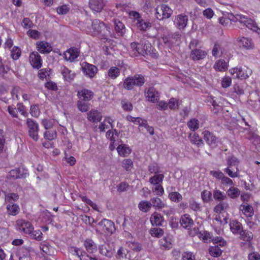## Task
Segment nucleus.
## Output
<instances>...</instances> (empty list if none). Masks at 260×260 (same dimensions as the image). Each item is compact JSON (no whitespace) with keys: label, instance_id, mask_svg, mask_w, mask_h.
I'll list each match as a JSON object with an SVG mask.
<instances>
[{"label":"nucleus","instance_id":"obj_1","mask_svg":"<svg viewBox=\"0 0 260 260\" xmlns=\"http://www.w3.org/2000/svg\"><path fill=\"white\" fill-rule=\"evenodd\" d=\"M91 26L94 32L99 35L101 39L105 41L110 40L107 38V37L111 36V28L108 25L96 19L92 21Z\"/></svg>","mask_w":260,"mask_h":260},{"label":"nucleus","instance_id":"obj_2","mask_svg":"<svg viewBox=\"0 0 260 260\" xmlns=\"http://www.w3.org/2000/svg\"><path fill=\"white\" fill-rule=\"evenodd\" d=\"M228 19L233 22L239 21L240 23L243 24L248 28L256 31L257 26L256 23L250 18L241 14L234 15L233 13L228 14Z\"/></svg>","mask_w":260,"mask_h":260},{"label":"nucleus","instance_id":"obj_3","mask_svg":"<svg viewBox=\"0 0 260 260\" xmlns=\"http://www.w3.org/2000/svg\"><path fill=\"white\" fill-rule=\"evenodd\" d=\"M198 44L199 41L198 40H192L189 45V48L192 49L190 57L194 60L202 59L207 55V53L205 51L197 48Z\"/></svg>","mask_w":260,"mask_h":260},{"label":"nucleus","instance_id":"obj_4","mask_svg":"<svg viewBox=\"0 0 260 260\" xmlns=\"http://www.w3.org/2000/svg\"><path fill=\"white\" fill-rule=\"evenodd\" d=\"M26 124L28 128V134L29 136L35 141H37L39 139L38 132L39 125L36 121L31 119L27 118L26 120Z\"/></svg>","mask_w":260,"mask_h":260},{"label":"nucleus","instance_id":"obj_5","mask_svg":"<svg viewBox=\"0 0 260 260\" xmlns=\"http://www.w3.org/2000/svg\"><path fill=\"white\" fill-rule=\"evenodd\" d=\"M98 225L99 228L107 235H112L116 230L114 222L106 218L103 219Z\"/></svg>","mask_w":260,"mask_h":260},{"label":"nucleus","instance_id":"obj_6","mask_svg":"<svg viewBox=\"0 0 260 260\" xmlns=\"http://www.w3.org/2000/svg\"><path fill=\"white\" fill-rule=\"evenodd\" d=\"M81 68L84 75L90 78H93L98 72V68L96 66L86 62H84L82 63Z\"/></svg>","mask_w":260,"mask_h":260},{"label":"nucleus","instance_id":"obj_7","mask_svg":"<svg viewBox=\"0 0 260 260\" xmlns=\"http://www.w3.org/2000/svg\"><path fill=\"white\" fill-rule=\"evenodd\" d=\"M231 73L236 78L245 79L249 77V75L251 74L252 71L248 69H247L246 70H243L241 67H236L231 70Z\"/></svg>","mask_w":260,"mask_h":260},{"label":"nucleus","instance_id":"obj_8","mask_svg":"<svg viewBox=\"0 0 260 260\" xmlns=\"http://www.w3.org/2000/svg\"><path fill=\"white\" fill-rule=\"evenodd\" d=\"M202 134L204 140L211 148H215L217 146V138L212 133L208 131H205Z\"/></svg>","mask_w":260,"mask_h":260},{"label":"nucleus","instance_id":"obj_9","mask_svg":"<svg viewBox=\"0 0 260 260\" xmlns=\"http://www.w3.org/2000/svg\"><path fill=\"white\" fill-rule=\"evenodd\" d=\"M17 225L19 230L23 232L25 234H30L34 230V227L31 223L23 219L17 220Z\"/></svg>","mask_w":260,"mask_h":260},{"label":"nucleus","instance_id":"obj_10","mask_svg":"<svg viewBox=\"0 0 260 260\" xmlns=\"http://www.w3.org/2000/svg\"><path fill=\"white\" fill-rule=\"evenodd\" d=\"M189 235L191 237H194L196 234L198 235L200 238H202L203 241L205 242L208 239L211 240L212 236L210 233L207 231L199 232L198 228H194L193 231H188Z\"/></svg>","mask_w":260,"mask_h":260},{"label":"nucleus","instance_id":"obj_11","mask_svg":"<svg viewBox=\"0 0 260 260\" xmlns=\"http://www.w3.org/2000/svg\"><path fill=\"white\" fill-rule=\"evenodd\" d=\"M141 46H143L144 56L149 55L153 57H157V54L155 52V49L152 46L149 41L144 40L141 41Z\"/></svg>","mask_w":260,"mask_h":260},{"label":"nucleus","instance_id":"obj_12","mask_svg":"<svg viewBox=\"0 0 260 260\" xmlns=\"http://www.w3.org/2000/svg\"><path fill=\"white\" fill-rule=\"evenodd\" d=\"M29 62L33 68L39 69L42 67V60L37 52H32L29 57Z\"/></svg>","mask_w":260,"mask_h":260},{"label":"nucleus","instance_id":"obj_13","mask_svg":"<svg viewBox=\"0 0 260 260\" xmlns=\"http://www.w3.org/2000/svg\"><path fill=\"white\" fill-rule=\"evenodd\" d=\"M106 5L104 0H89V5L90 8L96 12H100L104 9Z\"/></svg>","mask_w":260,"mask_h":260},{"label":"nucleus","instance_id":"obj_14","mask_svg":"<svg viewBox=\"0 0 260 260\" xmlns=\"http://www.w3.org/2000/svg\"><path fill=\"white\" fill-rule=\"evenodd\" d=\"M27 173L24 170H21L19 168L13 169L9 172L8 178L17 179L19 178H25Z\"/></svg>","mask_w":260,"mask_h":260},{"label":"nucleus","instance_id":"obj_15","mask_svg":"<svg viewBox=\"0 0 260 260\" xmlns=\"http://www.w3.org/2000/svg\"><path fill=\"white\" fill-rule=\"evenodd\" d=\"M180 224L183 228L189 231L193 225V221L188 214H185L180 219Z\"/></svg>","mask_w":260,"mask_h":260},{"label":"nucleus","instance_id":"obj_16","mask_svg":"<svg viewBox=\"0 0 260 260\" xmlns=\"http://www.w3.org/2000/svg\"><path fill=\"white\" fill-rule=\"evenodd\" d=\"M77 95L81 100L87 102L93 98V92L90 90L84 89L79 91Z\"/></svg>","mask_w":260,"mask_h":260},{"label":"nucleus","instance_id":"obj_17","mask_svg":"<svg viewBox=\"0 0 260 260\" xmlns=\"http://www.w3.org/2000/svg\"><path fill=\"white\" fill-rule=\"evenodd\" d=\"M67 53L69 54V56H67V55L65 54L64 57L66 60L72 62L79 56L80 52L77 48L71 47L68 50Z\"/></svg>","mask_w":260,"mask_h":260},{"label":"nucleus","instance_id":"obj_18","mask_svg":"<svg viewBox=\"0 0 260 260\" xmlns=\"http://www.w3.org/2000/svg\"><path fill=\"white\" fill-rule=\"evenodd\" d=\"M61 73L63 76L64 80L68 82L72 81L75 76V74L74 73H72V71L70 70L65 66L61 67Z\"/></svg>","mask_w":260,"mask_h":260},{"label":"nucleus","instance_id":"obj_19","mask_svg":"<svg viewBox=\"0 0 260 260\" xmlns=\"http://www.w3.org/2000/svg\"><path fill=\"white\" fill-rule=\"evenodd\" d=\"M37 45L38 51L41 53H49L52 50L51 45L46 42H40Z\"/></svg>","mask_w":260,"mask_h":260},{"label":"nucleus","instance_id":"obj_20","mask_svg":"<svg viewBox=\"0 0 260 260\" xmlns=\"http://www.w3.org/2000/svg\"><path fill=\"white\" fill-rule=\"evenodd\" d=\"M88 119L90 121H100L102 118L101 112L96 110H92L87 113Z\"/></svg>","mask_w":260,"mask_h":260},{"label":"nucleus","instance_id":"obj_21","mask_svg":"<svg viewBox=\"0 0 260 260\" xmlns=\"http://www.w3.org/2000/svg\"><path fill=\"white\" fill-rule=\"evenodd\" d=\"M161 13L162 17H158V20H163L164 19L169 18L172 13V10L167 5H162L159 7V10Z\"/></svg>","mask_w":260,"mask_h":260},{"label":"nucleus","instance_id":"obj_22","mask_svg":"<svg viewBox=\"0 0 260 260\" xmlns=\"http://www.w3.org/2000/svg\"><path fill=\"white\" fill-rule=\"evenodd\" d=\"M163 217L160 214L156 212L153 213L151 216L150 221L153 225H162V222H163Z\"/></svg>","mask_w":260,"mask_h":260},{"label":"nucleus","instance_id":"obj_23","mask_svg":"<svg viewBox=\"0 0 260 260\" xmlns=\"http://www.w3.org/2000/svg\"><path fill=\"white\" fill-rule=\"evenodd\" d=\"M117 150L118 154L123 157L127 156L132 152V149L126 144L119 145Z\"/></svg>","mask_w":260,"mask_h":260},{"label":"nucleus","instance_id":"obj_24","mask_svg":"<svg viewBox=\"0 0 260 260\" xmlns=\"http://www.w3.org/2000/svg\"><path fill=\"white\" fill-rule=\"evenodd\" d=\"M230 229L234 234H240L242 231V224L237 220H233L230 224Z\"/></svg>","mask_w":260,"mask_h":260},{"label":"nucleus","instance_id":"obj_25","mask_svg":"<svg viewBox=\"0 0 260 260\" xmlns=\"http://www.w3.org/2000/svg\"><path fill=\"white\" fill-rule=\"evenodd\" d=\"M189 139L192 144L196 145L198 147H200L204 144L203 140L196 133L190 134Z\"/></svg>","mask_w":260,"mask_h":260},{"label":"nucleus","instance_id":"obj_26","mask_svg":"<svg viewBox=\"0 0 260 260\" xmlns=\"http://www.w3.org/2000/svg\"><path fill=\"white\" fill-rule=\"evenodd\" d=\"M158 92L153 87L149 88L146 92V98L152 102H155L158 100Z\"/></svg>","mask_w":260,"mask_h":260},{"label":"nucleus","instance_id":"obj_27","mask_svg":"<svg viewBox=\"0 0 260 260\" xmlns=\"http://www.w3.org/2000/svg\"><path fill=\"white\" fill-rule=\"evenodd\" d=\"M84 245L89 253H92L96 250V245L91 239H87L84 241Z\"/></svg>","mask_w":260,"mask_h":260},{"label":"nucleus","instance_id":"obj_28","mask_svg":"<svg viewBox=\"0 0 260 260\" xmlns=\"http://www.w3.org/2000/svg\"><path fill=\"white\" fill-rule=\"evenodd\" d=\"M5 193V200L6 203L13 204V202H16L19 199V196L16 193L6 192L4 191Z\"/></svg>","mask_w":260,"mask_h":260},{"label":"nucleus","instance_id":"obj_29","mask_svg":"<svg viewBox=\"0 0 260 260\" xmlns=\"http://www.w3.org/2000/svg\"><path fill=\"white\" fill-rule=\"evenodd\" d=\"M136 26L141 30L146 31L151 27V23L149 21H145L141 19L136 22Z\"/></svg>","mask_w":260,"mask_h":260},{"label":"nucleus","instance_id":"obj_30","mask_svg":"<svg viewBox=\"0 0 260 260\" xmlns=\"http://www.w3.org/2000/svg\"><path fill=\"white\" fill-rule=\"evenodd\" d=\"M240 193V191L237 187L231 186L227 190V195L232 199H235L238 198Z\"/></svg>","mask_w":260,"mask_h":260},{"label":"nucleus","instance_id":"obj_31","mask_svg":"<svg viewBox=\"0 0 260 260\" xmlns=\"http://www.w3.org/2000/svg\"><path fill=\"white\" fill-rule=\"evenodd\" d=\"M133 77L135 86L141 87L143 86L146 82L144 77L141 74H136Z\"/></svg>","mask_w":260,"mask_h":260},{"label":"nucleus","instance_id":"obj_32","mask_svg":"<svg viewBox=\"0 0 260 260\" xmlns=\"http://www.w3.org/2000/svg\"><path fill=\"white\" fill-rule=\"evenodd\" d=\"M220 202L215 206L214 211L217 213H221L223 210H225L229 208V204L223 201H219Z\"/></svg>","mask_w":260,"mask_h":260},{"label":"nucleus","instance_id":"obj_33","mask_svg":"<svg viewBox=\"0 0 260 260\" xmlns=\"http://www.w3.org/2000/svg\"><path fill=\"white\" fill-rule=\"evenodd\" d=\"M213 196L215 200L222 201L227 199L226 194L219 190H215L213 192Z\"/></svg>","mask_w":260,"mask_h":260},{"label":"nucleus","instance_id":"obj_34","mask_svg":"<svg viewBox=\"0 0 260 260\" xmlns=\"http://www.w3.org/2000/svg\"><path fill=\"white\" fill-rule=\"evenodd\" d=\"M112 21L116 32L122 35L125 28L124 24L117 19H113Z\"/></svg>","mask_w":260,"mask_h":260},{"label":"nucleus","instance_id":"obj_35","mask_svg":"<svg viewBox=\"0 0 260 260\" xmlns=\"http://www.w3.org/2000/svg\"><path fill=\"white\" fill-rule=\"evenodd\" d=\"M120 74V69L116 67H111L108 72L109 77L112 79H115L118 77Z\"/></svg>","mask_w":260,"mask_h":260},{"label":"nucleus","instance_id":"obj_36","mask_svg":"<svg viewBox=\"0 0 260 260\" xmlns=\"http://www.w3.org/2000/svg\"><path fill=\"white\" fill-rule=\"evenodd\" d=\"M151 206L158 209H162L165 207V204L157 197H154L151 199Z\"/></svg>","mask_w":260,"mask_h":260},{"label":"nucleus","instance_id":"obj_37","mask_svg":"<svg viewBox=\"0 0 260 260\" xmlns=\"http://www.w3.org/2000/svg\"><path fill=\"white\" fill-rule=\"evenodd\" d=\"M7 209L9 214L15 216L19 213V207L16 204H9Z\"/></svg>","mask_w":260,"mask_h":260},{"label":"nucleus","instance_id":"obj_38","mask_svg":"<svg viewBox=\"0 0 260 260\" xmlns=\"http://www.w3.org/2000/svg\"><path fill=\"white\" fill-rule=\"evenodd\" d=\"M227 165L229 168H233V167L238 168L239 161L238 159L234 156H228L227 159Z\"/></svg>","mask_w":260,"mask_h":260},{"label":"nucleus","instance_id":"obj_39","mask_svg":"<svg viewBox=\"0 0 260 260\" xmlns=\"http://www.w3.org/2000/svg\"><path fill=\"white\" fill-rule=\"evenodd\" d=\"M123 87L127 90H131L134 88V86H135L133 80V77H128L124 80L123 82Z\"/></svg>","mask_w":260,"mask_h":260},{"label":"nucleus","instance_id":"obj_40","mask_svg":"<svg viewBox=\"0 0 260 260\" xmlns=\"http://www.w3.org/2000/svg\"><path fill=\"white\" fill-rule=\"evenodd\" d=\"M89 106L90 104L82 100H79L77 103V107L82 112H87L89 110Z\"/></svg>","mask_w":260,"mask_h":260},{"label":"nucleus","instance_id":"obj_41","mask_svg":"<svg viewBox=\"0 0 260 260\" xmlns=\"http://www.w3.org/2000/svg\"><path fill=\"white\" fill-rule=\"evenodd\" d=\"M240 45L246 49H249L252 46L251 40L247 38L241 37L238 38Z\"/></svg>","mask_w":260,"mask_h":260},{"label":"nucleus","instance_id":"obj_42","mask_svg":"<svg viewBox=\"0 0 260 260\" xmlns=\"http://www.w3.org/2000/svg\"><path fill=\"white\" fill-rule=\"evenodd\" d=\"M214 68L216 71H225L228 69L227 63L224 60H219L216 62Z\"/></svg>","mask_w":260,"mask_h":260},{"label":"nucleus","instance_id":"obj_43","mask_svg":"<svg viewBox=\"0 0 260 260\" xmlns=\"http://www.w3.org/2000/svg\"><path fill=\"white\" fill-rule=\"evenodd\" d=\"M223 171L231 178H236L239 176V170L238 168H236V169L235 170L234 168H231L228 167L224 169Z\"/></svg>","mask_w":260,"mask_h":260},{"label":"nucleus","instance_id":"obj_44","mask_svg":"<svg viewBox=\"0 0 260 260\" xmlns=\"http://www.w3.org/2000/svg\"><path fill=\"white\" fill-rule=\"evenodd\" d=\"M239 234L240 235V239L245 241H249L253 238L252 233L247 230L241 231Z\"/></svg>","mask_w":260,"mask_h":260},{"label":"nucleus","instance_id":"obj_45","mask_svg":"<svg viewBox=\"0 0 260 260\" xmlns=\"http://www.w3.org/2000/svg\"><path fill=\"white\" fill-rule=\"evenodd\" d=\"M138 207L140 210L146 212L149 210L151 207V202L149 201H142L139 203Z\"/></svg>","mask_w":260,"mask_h":260},{"label":"nucleus","instance_id":"obj_46","mask_svg":"<svg viewBox=\"0 0 260 260\" xmlns=\"http://www.w3.org/2000/svg\"><path fill=\"white\" fill-rule=\"evenodd\" d=\"M159 243L160 246L165 249H169L172 247L171 239L169 237H166L159 240Z\"/></svg>","mask_w":260,"mask_h":260},{"label":"nucleus","instance_id":"obj_47","mask_svg":"<svg viewBox=\"0 0 260 260\" xmlns=\"http://www.w3.org/2000/svg\"><path fill=\"white\" fill-rule=\"evenodd\" d=\"M209 251L210 254L214 257L219 256L222 253V250L218 246H211Z\"/></svg>","mask_w":260,"mask_h":260},{"label":"nucleus","instance_id":"obj_48","mask_svg":"<svg viewBox=\"0 0 260 260\" xmlns=\"http://www.w3.org/2000/svg\"><path fill=\"white\" fill-rule=\"evenodd\" d=\"M241 208H242L241 209L244 214L247 215L248 217H251L253 214V209L252 206L247 205H241Z\"/></svg>","mask_w":260,"mask_h":260},{"label":"nucleus","instance_id":"obj_49","mask_svg":"<svg viewBox=\"0 0 260 260\" xmlns=\"http://www.w3.org/2000/svg\"><path fill=\"white\" fill-rule=\"evenodd\" d=\"M187 125L191 130L195 131L199 127V121L196 118L191 119L188 122Z\"/></svg>","mask_w":260,"mask_h":260},{"label":"nucleus","instance_id":"obj_50","mask_svg":"<svg viewBox=\"0 0 260 260\" xmlns=\"http://www.w3.org/2000/svg\"><path fill=\"white\" fill-rule=\"evenodd\" d=\"M164 176L162 174H158L154 175L149 179V182L153 185H158L162 182Z\"/></svg>","mask_w":260,"mask_h":260},{"label":"nucleus","instance_id":"obj_51","mask_svg":"<svg viewBox=\"0 0 260 260\" xmlns=\"http://www.w3.org/2000/svg\"><path fill=\"white\" fill-rule=\"evenodd\" d=\"M133 162L131 159H124L122 161V167L125 169L127 171H131L133 168Z\"/></svg>","mask_w":260,"mask_h":260},{"label":"nucleus","instance_id":"obj_52","mask_svg":"<svg viewBox=\"0 0 260 260\" xmlns=\"http://www.w3.org/2000/svg\"><path fill=\"white\" fill-rule=\"evenodd\" d=\"M44 137L45 139L52 140L56 137V132L55 131H46L44 132Z\"/></svg>","mask_w":260,"mask_h":260},{"label":"nucleus","instance_id":"obj_53","mask_svg":"<svg viewBox=\"0 0 260 260\" xmlns=\"http://www.w3.org/2000/svg\"><path fill=\"white\" fill-rule=\"evenodd\" d=\"M21 50L20 48L17 46H14L11 51V56L14 60H17L21 55Z\"/></svg>","mask_w":260,"mask_h":260},{"label":"nucleus","instance_id":"obj_54","mask_svg":"<svg viewBox=\"0 0 260 260\" xmlns=\"http://www.w3.org/2000/svg\"><path fill=\"white\" fill-rule=\"evenodd\" d=\"M211 192L207 190H203L201 192V197L204 203H208L211 199Z\"/></svg>","mask_w":260,"mask_h":260},{"label":"nucleus","instance_id":"obj_55","mask_svg":"<svg viewBox=\"0 0 260 260\" xmlns=\"http://www.w3.org/2000/svg\"><path fill=\"white\" fill-rule=\"evenodd\" d=\"M150 234L153 237L159 238L163 235L164 231L159 228H154L150 230Z\"/></svg>","mask_w":260,"mask_h":260},{"label":"nucleus","instance_id":"obj_56","mask_svg":"<svg viewBox=\"0 0 260 260\" xmlns=\"http://www.w3.org/2000/svg\"><path fill=\"white\" fill-rule=\"evenodd\" d=\"M99 249L100 253L108 257H111L112 256V252L108 250L104 245H101L99 247Z\"/></svg>","mask_w":260,"mask_h":260},{"label":"nucleus","instance_id":"obj_57","mask_svg":"<svg viewBox=\"0 0 260 260\" xmlns=\"http://www.w3.org/2000/svg\"><path fill=\"white\" fill-rule=\"evenodd\" d=\"M30 235V236L32 237V238L38 240V241H41L42 240V233L40 230H37V231H32L31 233L30 234H29Z\"/></svg>","mask_w":260,"mask_h":260},{"label":"nucleus","instance_id":"obj_58","mask_svg":"<svg viewBox=\"0 0 260 260\" xmlns=\"http://www.w3.org/2000/svg\"><path fill=\"white\" fill-rule=\"evenodd\" d=\"M189 207L191 209L196 212L201 211L202 210V207L200 206V204L194 201H192L190 202Z\"/></svg>","mask_w":260,"mask_h":260},{"label":"nucleus","instance_id":"obj_59","mask_svg":"<svg viewBox=\"0 0 260 260\" xmlns=\"http://www.w3.org/2000/svg\"><path fill=\"white\" fill-rule=\"evenodd\" d=\"M30 113L32 116L38 117L40 114V110L38 107L36 105L31 106L30 107Z\"/></svg>","mask_w":260,"mask_h":260},{"label":"nucleus","instance_id":"obj_60","mask_svg":"<svg viewBox=\"0 0 260 260\" xmlns=\"http://www.w3.org/2000/svg\"><path fill=\"white\" fill-rule=\"evenodd\" d=\"M5 143V138L4 136V132L3 129H0V154L4 150Z\"/></svg>","mask_w":260,"mask_h":260},{"label":"nucleus","instance_id":"obj_61","mask_svg":"<svg viewBox=\"0 0 260 260\" xmlns=\"http://www.w3.org/2000/svg\"><path fill=\"white\" fill-rule=\"evenodd\" d=\"M45 87L47 89L53 91H56L58 89L56 84L52 81L47 82L45 84Z\"/></svg>","mask_w":260,"mask_h":260},{"label":"nucleus","instance_id":"obj_62","mask_svg":"<svg viewBox=\"0 0 260 260\" xmlns=\"http://www.w3.org/2000/svg\"><path fill=\"white\" fill-rule=\"evenodd\" d=\"M42 124L44 126L46 129H48L53 126V123L51 120L43 119L42 120Z\"/></svg>","mask_w":260,"mask_h":260},{"label":"nucleus","instance_id":"obj_63","mask_svg":"<svg viewBox=\"0 0 260 260\" xmlns=\"http://www.w3.org/2000/svg\"><path fill=\"white\" fill-rule=\"evenodd\" d=\"M27 34L30 36V37L35 39H39L40 36V32H39L38 30L34 29H29L27 31Z\"/></svg>","mask_w":260,"mask_h":260},{"label":"nucleus","instance_id":"obj_64","mask_svg":"<svg viewBox=\"0 0 260 260\" xmlns=\"http://www.w3.org/2000/svg\"><path fill=\"white\" fill-rule=\"evenodd\" d=\"M248 260H260V254L257 252H253L248 254Z\"/></svg>","mask_w":260,"mask_h":260}]
</instances>
